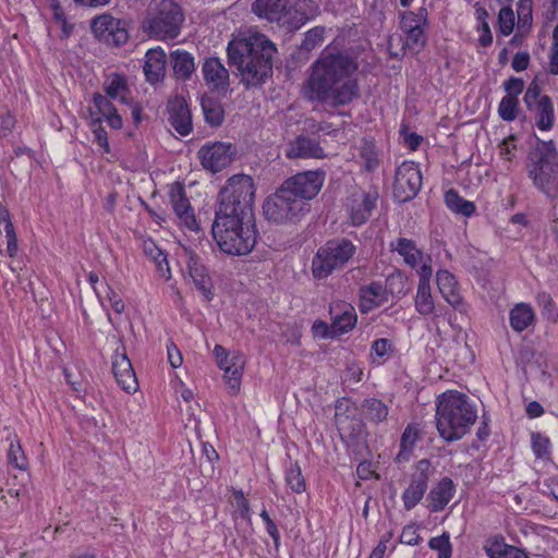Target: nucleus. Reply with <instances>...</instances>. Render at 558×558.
Returning a JSON list of instances; mask_svg holds the SVG:
<instances>
[{
	"mask_svg": "<svg viewBox=\"0 0 558 558\" xmlns=\"http://www.w3.org/2000/svg\"><path fill=\"white\" fill-rule=\"evenodd\" d=\"M356 70L357 63L349 54L323 50L311 65L306 97L333 108L349 105L360 97L359 83L352 77Z\"/></svg>",
	"mask_w": 558,
	"mask_h": 558,
	"instance_id": "1",
	"label": "nucleus"
},
{
	"mask_svg": "<svg viewBox=\"0 0 558 558\" xmlns=\"http://www.w3.org/2000/svg\"><path fill=\"white\" fill-rule=\"evenodd\" d=\"M228 60L241 76L246 88L260 86L272 75V60L277 48L266 35L253 33L228 44Z\"/></svg>",
	"mask_w": 558,
	"mask_h": 558,
	"instance_id": "2",
	"label": "nucleus"
},
{
	"mask_svg": "<svg viewBox=\"0 0 558 558\" xmlns=\"http://www.w3.org/2000/svg\"><path fill=\"white\" fill-rule=\"evenodd\" d=\"M435 418L439 436L452 442L469 433L477 418V412L464 393L448 390L437 398Z\"/></svg>",
	"mask_w": 558,
	"mask_h": 558,
	"instance_id": "3",
	"label": "nucleus"
},
{
	"mask_svg": "<svg viewBox=\"0 0 558 558\" xmlns=\"http://www.w3.org/2000/svg\"><path fill=\"white\" fill-rule=\"evenodd\" d=\"M254 197L255 185L250 175L235 174L229 178L218 193L215 218L255 220Z\"/></svg>",
	"mask_w": 558,
	"mask_h": 558,
	"instance_id": "4",
	"label": "nucleus"
},
{
	"mask_svg": "<svg viewBox=\"0 0 558 558\" xmlns=\"http://www.w3.org/2000/svg\"><path fill=\"white\" fill-rule=\"evenodd\" d=\"M211 233L220 251L231 256H243L256 244L255 220L215 218Z\"/></svg>",
	"mask_w": 558,
	"mask_h": 558,
	"instance_id": "5",
	"label": "nucleus"
},
{
	"mask_svg": "<svg viewBox=\"0 0 558 558\" xmlns=\"http://www.w3.org/2000/svg\"><path fill=\"white\" fill-rule=\"evenodd\" d=\"M527 174L537 190L548 197L558 193V153L553 141L536 138L527 156Z\"/></svg>",
	"mask_w": 558,
	"mask_h": 558,
	"instance_id": "6",
	"label": "nucleus"
},
{
	"mask_svg": "<svg viewBox=\"0 0 558 558\" xmlns=\"http://www.w3.org/2000/svg\"><path fill=\"white\" fill-rule=\"evenodd\" d=\"M181 7L172 0H161L142 22V29L150 38L172 40L177 38L184 22Z\"/></svg>",
	"mask_w": 558,
	"mask_h": 558,
	"instance_id": "7",
	"label": "nucleus"
},
{
	"mask_svg": "<svg viewBox=\"0 0 558 558\" xmlns=\"http://www.w3.org/2000/svg\"><path fill=\"white\" fill-rule=\"evenodd\" d=\"M356 247L345 238L327 241L320 246L312 260V274L316 279L329 277L336 269L342 268L355 254Z\"/></svg>",
	"mask_w": 558,
	"mask_h": 558,
	"instance_id": "8",
	"label": "nucleus"
},
{
	"mask_svg": "<svg viewBox=\"0 0 558 558\" xmlns=\"http://www.w3.org/2000/svg\"><path fill=\"white\" fill-rule=\"evenodd\" d=\"M263 209L268 221L293 223L310 210V205L299 199L295 194L281 184L276 193L265 201Z\"/></svg>",
	"mask_w": 558,
	"mask_h": 558,
	"instance_id": "9",
	"label": "nucleus"
},
{
	"mask_svg": "<svg viewBox=\"0 0 558 558\" xmlns=\"http://www.w3.org/2000/svg\"><path fill=\"white\" fill-rule=\"evenodd\" d=\"M90 27L94 35L107 45L120 47L130 38L128 21L110 14L94 17Z\"/></svg>",
	"mask_w": 558,
	"mask_h": 558,
	"instance_id": "10",
	"label": "nucleus"
},
{
	"mask_svg": "<svg viewBox=\"0 0 558 558\" xmlns=\"http://www.w3.org/2000/svg\"><path fill=\"white\" fill-rule=\"evenodd\" d=\"M422 187V173L413 161H403L396 170L393 197L405 203L413 199Z\"/></svg>",
	"mask_w": 558,
	"mask_h": 558,
	"instance_id": "11",
	"label": "nucleus"
},
{
	"mask_svg": "<svg viewBox=\"0 0 558 558\" xmlns=\"http://www.w3.org/2000/svg\"><path fill=\"white\" fill-rule=\"evenodd\" d=\"M326 172L322 169L299 172L283 181L284 185L299 199L307 203L315 198L324 186Z\"/></svg>",
	"mask_w": 558,
	"mask_h": 558,
	"instance_id": "12",
	"label": "nucleus"
},
{
	"mask_svg": "<svg viewBox=\"0 0 558 558\" xmlns=\"http://www.w3.org/2000/svg\"><path fill=\"white\" fill-rule=\"evenodd\" d=\"M235 155L236 147L225 142L207 143L197 151L203 168L213 173H217L231 165Z\"/></svg>",
	"mask_w": 558,
	"mask_h": 558,
	"instance_id": "13",
	"label": "nucleus"
},
{
	"mask_svg": "<svg viewBox=\"0 0 558 558\" xmlns=\"http://www.w3.org/2000/svg\"><path fill=\"white\" fill-rule=\"evenodd\" d=\"M402 283V277L400 275H391L386 279L384 286L380 281H372L369 284L360 287V310L362 313H368L389 300V294L392 293V286L396 282Z\"/></svg>",
	"mask_w": 558,
	"mask_h": 558,
	"instance_id": "14",
	"label": "nucleus"
},
{
	"mask_svg": "<svg viewBox=\"0 0 558 558\" xmlns=\"http://www.w3.org/2000/svg\"><path fill=\"white\" fill-rule=\"evenodd\" d=\"M432 465L427 459L416 463L415 472L411 475L409 486L402 493V501L405 510H412L423 499L432 475Z\"/></svg>",
	"mask_w": 558,
	"mask_h": 558,
	"instance_id": "15",
	"label": "nucleus"
},
{
	"mask_svg": "<svg viewBox=\"0 0 558 558\" xmlns=\"http://www.w3.org/2000/svg\"><path fill=\"white\" fill-rule=\"evenodd\" d=\"M377 192L355 191L348 198L347 207L353 226H361L376 207Z\"/></svg>",
	"mask_w": 558,
	"mask_h": 558,
	"instance_id": "16",
	"label": "nucleus"
},
{
	"mask_svg": "<svg viewBox=\"0 0 558 558\" xmlns=\"http://www.w3.org/2000/svg\"><path fill=\"white\" fill-rule=\"evenodd\" d=\"M170 125L182 136L189 135L193 130L192 114L186 100L182 96H174L167 105Z\"/></svg>",
	"mask_w": 558,
	"mask_h": 558,
	"instance_id": "17",
	"label": "nucleus"
},
{
	"mask_svg": "<svg viewBox=\"0 0 558 558\" xmlns=\"http://www.w3.org/2000/svg\"><path fill=\"white\" fill-rule=\"evenodd\" d=\"M329 315L333 331L339 335L352 330L357 322L355 308L344 301H333L329 305Z\"/></svg>",
	"mask_w": 558,
	"mask_h": 558,
	"instance_id": "18",
	"label": "nucleus"
},
{
	"mask_svg": "<svg viewBox=\"0 0 558 558\" xmlns=\"http://www.w3.org/2000/svg\"><path fill=\"white\" fill-rule=\"evenodd\" d=\"M436 281L439 292L446 302L456 311L465 313L468 311V305L459 292L458 282L454 276L446 269H440L436 274Z\"/></svg>",
	"mask_w": 558,
	"mask_h": 558,
	"instance_id": "19",
	"label": "nucleus"
},
{
	"mask_svg": "<svg viewBox=\"0 0 558 558\" xmlns=\"http://www.w3.org/2000/svg\"><path fill=\"white\" fill-rule=\"evenodd\" d=\"M112 373L118 385L123 390L126 392L136 391L138 386L137 379L124 349L122 352L117 350L112 356Z\"/></svg>",
	"mask_w": 558,
	"mask_h": 558,
	"instance_id": "20",
	"label": "nucleus"
},
{
	"mask_svg": "<svg viewBox=\"0 0 558 558\" xmlns=\"http://www.w3.org/2000/svg\"><path fill=\"white\" fill-rule=\"evenodd\" d=\"M252 11L259 17L287 26L289 0H255Z\"/></svg>",
	"mask_w": 558,
	"mask_h": 558,
	"instance_id": "21",
	"label": "nucleus"
},
{
	"mask_svg": "<svg viewBox=\"0 0 558 558\" xmlns=\"http://www.w3.org/2000/svg\"><path fill=\"white\" fill-rule=\"evenodd\" d=\"M286 156L290 159H322L326 157V154L324 151V148L320 146L319 142L308 136L299 135L288 143Z\"/></svg>",
	"mask_w": 558,
	"mask_h": 558,
	"instance_id": "22",
	"label": "nucleus"
},
{
	"mask_svg": "<svg viewBox=\"0 0 558 558\" xmlns=\"http://www.w3.org/2000/svg\"><path fill=\"white\" fill-rule=\"evenodd\" d=\"M456 494V485L453 481L445 476L434 485L427 494V508L430 512H440L451 501Z\"/></svg>",
	"mask_w": 558,
	"mask_h": 558,
	"instance_id": "23",
	"label": "nucleus"
},
{
	"mask_svg": "<svg viewBox=\"0 0 558 558\" xmlns=\"http://www.w3.org/2000/svg\"><path fill=\"white\" fill-rule=\"evenodd\" d=\"M483 550L488 558H529L525 550L507 544L500 534L487 537L483 543Z\"/></svg>",
	"mask_w": 558,
	"mask_h": 558,
	"instance_id": "24",
	"label": "nucleus"
},
{
	"mask_svg": "<svg viewBox=\"0 0 558 558\" xmlns=\"http://www.w3.org/2000/svg\"><path fill=\"white\" fill-rule=\"evenodd\" d=\"M170 201L172 209L181 223L191 231H198L199 227L196 221L193 208L190 204V201L185 196V191L182 186L171 191Z\"/></svg>",
	"mask_w": 558,
	"mask_h": 558,
	"instance_id": "25",
	"label": "nucleus"
},
{
	"mask_svg": "<svg viewBox=\"0 0 558 558\" xmlns=\"http://www.w3.org/2000/svg\"><path fill=\"white\" fill-rule=\"evenodd\" d=\"M167 54L160 47L147 50L145 54L144 74L150 84L161 82L166 76Z\"/></svg>",
	"mask_w": 558,
	"mask_h": 558,
	"instance_id": "26",
	"label": "nucleus"
},
{
	"mask_svg": "<svg viewBox=\"0 0 558 558\" xmlns=\"http://www.w3.org/2000/svg\"><path fill=\"white\" fill-rule=\"evenodd\" d=\"M204 81L213 89H225L229 84V71L217 57L206 58L202 65Z\"/></svg>",
	"mask_w": 558,
	"mask_h": 558,
	"instance_id": "27",
	"label": "nucleus"
},
{
	"mask_svg": "<svg viewBox=\"0 0 558 558\" xmlns=\"http://www.w3.org/2000/svg\"><path fill=\"white\" fill-rule=\"evenodd\" d=\"M526 108L534 116L538 130L549 131L554 126L555 109L549 96L543 95L541 100Z\"/></svg>",
	"mask_w": 558,
	"mask_h": 558,
	"instance_id": "28",
	"label": "nucleus"
},
{
	"mask_svg": "<svg viewBox=\"0 0 558 558\" xmlns=\"http://www.w3.org/2000/svg\"><path fill=\"white\" fill-rule=\"evenodd\" d=\"M319 13V5L314 0H298L293 8H289V19L287 26L299 28L307 21L314 19Z\"/></svg>",
	"mask_w": 558,
	"mask_h": 558,
	"instance_id": "29",
	"label": "nucleus"
},
{
	"mask_svg": "<svg viewBox=\"0 0 558 558\" xmlns=\"http://www.w3.org/2000/svg\"><path fill=\"white\" fill-rule=\"evenodd\" d=\"M245 366V357L240 352H232V360L219 368L223 371V377L227 385L233 393L238 392Z\"/></svg>",
	"mask_w": 558,
	"mask_h": 558,
	"instance_id": "30",
	"label": "nucleus"
},
{
	"mask_svg": "<svg viewBox=\"0 0 558 558\" xmlns=\"http://www.w3.org/2000/svg\"><path fill=\"white\" fill-rule=\"evenodd\" d=\"M170 63L177 80L187 81L195 71L194 57L181 49H177L170 53Z\"/></svg>",
	"mask_w": 558,
	"mask_h": 558,
	"instance_id": "31",
	"label": "nucleus"
},
{
	"mask_svg": "<svg viewBox=\"0 0 558 558\" xmlns=\"http://www.w3.org/2000/svg\"><path fill=\"white\" fill-rule=\"evenodd\" d=\"M509 320L511 328L517 332H521L534 325L535 312L530 304L519 303L511 308Z\"/></svg>",
	"mask_w": 558,
	"mask_h": 558,
	"instance_id": "32",
	"label": "nucleus"
},
{
	"mask_svg": "<svg viewBox=\"0 0 558 558\" xmlns=\"http://www.w3.org/2000/svg\"><path fill=\"white\" fill-rule=\"evenodd\" d=\"M390 250L398 252L407 265L415 267L423 259V253L417 248L413 240L398 238L390 242Z\"/></svg>",
	"mask_w": 558,
	"mask_h": 558,
	"instance_id": "33",
	"label": "nucleus"
},
{
	"mask_svg": "<svg viewBox=\"0 0 558 558\" xmlns=\"http://www.w3.org/2000/svg\"><path fill=\"white\" fill-rule=\"evenodd\" d=\"M414 306L416 312L422 316H439L436 314V305L432 295L430 284H427L426 278L418 281L416 294L414 298Z\"/></svg>",
	"mask_w": 558,
	"mask_h": 558,
	"instance_id": "34",
	"label": "nucleus"
},
{
	"mask_svg": "<svg viewBox=\"0 0 558 558\" xmlns=\"http://www.w3.org/2000/svg\"><path fill=\"white\" fill-rule=\"evenodd\" d=\"M190 276L201 293L206 300H211V281L209 276L206 274L205 267L199 263L196 257L191 256L189 260Z\"/></svg>",
	"mask_w": 558,
	"mask_h": 558,
	"instance_id": "35",
	"label": "nucleus"
},
{
	"mask_svg": "<svg viewBox=\"0 0 558 558\" xmlns=\"http://www.w3.org/2000/svg\"><path fill=\"white\" fill-rule=\"evenodd\" d=\"M336 425L341 439L344 441L355 442L361 440L365 435V424L355 415H351L349 418H342Z\"/></svg>",
	"mask_w": 558,
	"mask_h": 558,
	"instance_id": "36",
	"label": "nucleus"
},
{
	"mask_svg": "<svg viewBox=\"0 0 558 558\" xmlns=\"http://www.w3.org/2000/svg\"><path fill=\"white\" fill-rule=\"evenodd\" d=\"M201 107L205 121L211 126H219L223 122L225 110L221 102L210 96L203 95L201 97Z\"/></svg>",
	"mask_w": 558,
	"mask_h": 558,
	"instance_id": "37",
	"label": "nucleus"
},
{
	"mask_svg": "<svg viewBox=\"0 0 558 558\" xmlns=\"http://www.w3.org/2000/svg\"><path fill=\"white\" fill-rule=\"evenodd\" d=\"M388 412V407L377 398H367L362 403L363 416L373 424L386 421Z\"/></svg>",
	"mask_w": 558,
	"mask_h": 558,
	"instance_id": "38",
	"label": "nucleus"
},
{
	"mask_svg": "<svg viewBox=\"0 0 558 558\" xmlns=\"http://www.w3.org/2000/svg\"><path fill=\"white\" fill-rule=\"evenodd\" d=\"M104 90L110 99L120 100L123 104L126 102L129 87L123 75L118 73L110 75L104 83Z\"/></svg>",
	"mask_w": 558,
	"mask_h": 558,
	"instance_id": "39",
	"label": "nucleus"
},
{
	"mask_svg": "<svg viewBox=\"0 0 558 558\" xmlns=\"http://www.w3.org/2000/svg\"><path fill=\"white\" fill-rule=\"evenodd\" d=\"M445 203L452 213L462 215L464 217H471L476 209L473 202L461 197L454 189H450L446 192Z\"/></svg>",
	"mask_w": 558,
	"mask_h": 558,
	"instance_id": "40",
	"label": "nucleus"
},
{
	"mask_svg": "<svg viewBox=\"0 0 558 558\" xmlns=\"http://www.w3.org/2000/svg\"><path fill=\"white\" fill-rule=\"evenodd\" d=\"M420 439H422L420 426L417 424H409L401 436L398 460H407Z\"/></svg>",
	"mask_w": 558,
	"mask_h": 558,
	"instance_id": "41",
	"label": "nucleus"
},
{
	"mask_svg": "<svg viewBox=\"0 0 558 558\" xmlns=\"http://www.w3.org/2000/svg\"><path fill=\"white\" fill-rule=\"evenodd\" d=\"M360 158L363 161V168L368 171H375L380 165L378 150L374 140L363 138L360 147Z\"/></svg>",
	"mask_w": 558,
	"mask_h": 558,
	"instance_id": "42",
	"label": "nucleus"
},
{
	"mask_svg": "<svg viewBox=\"0 0 558 558\" xmlns=\"http://www.w3.org/2000/svg\"><path fill=\"white\" fill-rule=\"evenodd\" d=\"M518 32L526 34L533 23V0H519L517 3Z\"/></svg>",
	"mask_w": 558,
	"mask_h": 558,
	"instance_id": "43",
	"label": "nucleus"
},
{
	"mask_svg": "<svg viewBox=\"0 0 558 558\" xmlns=\"http://www.w3.org/2000/svg\"><path fill=\"white\" fill-rule=\"evenodd\" d=\"M284 480L293 493L302 494L306 490L305 478L298 462L290 463V465L287 466Z\"/></svg>",
	"mask_w": 558,
	"mask_h": 558,
	"instance_id": "44",
	"label": "nucleus"
},
{
	"mask_svg": "<svg viewBox=\"0 0 558 558\" xmlns=\"http://www.w3.org/2000/svg\"><path fill=\"white\" fill-rule=\"evenodd\" d=\"M405 46L413 53H418L426 45V34L424 26L405 32Z\"/></svg>",
	"mask_w": 558,
	"mask_h": 558,
	"instance_id": "45",
	"label": "nucleus"
},
{
	"mask_svg": "<svg viewBox=\"0 0 558 558\" xmlns=\"http://www.w3.org/2000/svg\"><path fill=\"white\" fill-rule=\"evenodd\" d=\"M519 100L517 97L505 96L498 106V113L504 121L511 122L517 119Z\"/></svg>",
	"mask_w": 558,
	"mask_h": 558,
	"instance_id": "46",
	"label": "nucleus"
},
{
	"mask_svg": "<svg viewBox=\"0 0 558 558\" xmlns=\"http://www.w3.org/2000/svg\"><path fill=\"white\" fill-rule=\"evenodd\" d=\"M536 302L542 311L543 316L547 319L556 322L558 313L556 310V303L548 292H541L536 296Z\"/></svg>",
	"mask_w": 558,
	"mask_h": 558,
	"instance_id": "47",
	"label": "nucleus"
},
{
	"mask_svg": "<svg viewBox=\"0 0 558 558\" xmlns=\"http://www.w3.org/2000/svg\"><path fill=\"white\" fill-rule=\"evenodd\" d=\"M499 31L504 36H509L514 28V12L510 5L502 7L498 13Z\"/></svg>",
	"mask_w": 558,
	"mask_h": 558,
	"instance_id": "48",
	"label": "nucleus"
},
{
	"mask_svg": "<svg viewBox=\"0 0 558 558\" xmlns=\"http://www.w3.org/2000/svg\"><path fill=\"white\" fill-rule=\"evenodd\" d=\"M8 462L19 470H26L27 458L22 449L20 442L11 444L8 451Z\"/></svg>",
	"mask_w": 558,
	"mask_h": 558,
	"instance_id": "49",
	"label": "nucleus"
},
{
	"mask_svg": "<svg viewBox=\"0 0 558 558\" xmlns=\"http://www.w3.org/2000/svg\"><path fill=\"white\" fill-rule=\"evenodd\" d=\"M428 546L432 549L438 551V558L451 557V544L447 533H444L440 536L432 537L428 542Z\"/></svg>",
	"mask_w": 558,
	"mask_h": 558,
	"instance_id": "50",
	"label": "nucleus"
},
{
	"mask_svg": "<svg viewBox=\"0 0 558 558\" xmlns=\"http://www.w3.org/2000/svg\"><path fill=\"white\" fill-rule=\"evenodd\" d=\"M325 27L315 26L305 33V37L302 41V48L304 50H313L315 47L320 45L324 40Z\"/></svg>",
	"mask_w": 558,
	"mask_h": 558,
	"instance_id": "51",
	"label": "nucleus"
},
{
	"mask_svg": "<svg viewBox=\"0 0 558 558\" xmlns=\"http://www.w3.org/2000/svg\"><path fill=\"white\" fill-rule=\"evenodd\" d=\"M550 441L549 438L542 435L541 433L532 434V449L537 458L545 459L550 454Z\"/></svg>",
	"mask_w": 558,
	"mask_h": 558,
	"instance_id": "52",
	"label": "nucleus"
},
{
	"mask_svg": "<svg viewBox=\"0 0 558 558\" xmlns=\"http://www.w3.org/2000/svg\"><path fill=\"white\" fill-rule=\"evenodd\" d=\"M90 126H92V130H93V133L95 136V141L97 142V144L104 148V151L106 154H109L110 145L108 142L107 132L101 124V118H99V117L92 118Z\"/></svg>",
	"mask_w": 558,
	"mask_h": 558,
	"instance_id": "53",
	"label": "nucleus"
},
{
	"mask_svg": "<svg viewBox=\"0 0 558 558\" xmlns=\"http://www.w3.org/2000/svg\"><path fill=\"white\" fill-rule=\"evenodd\" d=\"M388 50L392 58H402L405 51L409 50L403 36L399 34L391 35L388 39Z\"/></svg>",
	"mask_w": 558,
	"mask_h": 558,
	"instance_id": "54",
	"label": "nucleus"
},
{
	"mask_svg": "<svg viewBox=\"0 0 558 558\" xmlns=\"http://www.w3.org/2000/svg\"><path fill=\"white\" fill-rule=\"evenodd\" d=\"M93 102L97 112L101 114L104 118L118 111L117 108L112 105L109 97L104 96L99 93H95L93 96Z\"/></svg>",
	"mask_w": 558,
	"mask_h": 558,
	"instance_id": "55",
	"label": "nucleus"
},
{
	"mask_svg": "<svg viewBox=\"0 0 558 558\" xmlns=\"http://www.w3.org/2000/svg\"><path fill=\"white\" fill-rule=\"evenodd\" d=\"M7 236V253L10 257H15L17 254V239L12 221H8L4 226Z\"/></svg>",
	"mask_w": 558,
	"mask_h": 558,
	"instance_id": "56",
	"label": "nucleus"
},
{
	"mask_svg": "<svg viewBox=\"0 0 558 558\" xmlns=\"http://www.w3.org/2000/svg\"><path fill=\"white\" fill-rule=\"evenodd\" d=\"M351 401L347 398H341L336 401L335 405V423L338 424L342 418H349L351 412Z\"/></svg>",
	"mask_w": 558,
	"mask_h": 558,
	"instance_id": "57",
	"label": "nucleus"
},
{
	"mask_svg": "<svg viewBox=\"0 0 558 558\" xmlns=\"http://www.w3.org/2000/svg\"><path fill=\"white\" fill-rule=\"evenodd\" d=\"M543 95H541V86L536 81H532L527 86L523 100L526 107H530L532 104L541 100Z\"/></svg>",
	"mask_w": 558,
	"mask_h": 558,
	"instance_id": "58",
	"label": "nucleus"
},
{
	"mask_svg": "<svg viewBox=\"0 0 558 558\" xmlns=\"http://www.w3.org/2000/svg\"><path fill=\"white\" fill-rule=\"evenodd\" d=\"M15 125V118L9 112L0 113V137H7L11 134Z\"/></svg>",
	"mask_w": 558,
	"mask_h": 558,
	"instance_id": "59",
	"label": "nucleus"
},
{
	"mask_svg": "<svg viewBox=\"0 0 558 558\" xmlns=\"http://www.w3.org/2000/svg\"><path fill=\"white\" fill-rule=\"evenodd\" d=\"M416 16L414 15V12L413 11H405L403 13H401L400 15V29L405 33V32H409L410 29H416V28H420L422 27L421 23H417V21L415 20Z\"/></svg>",
	"mask_w": 558,
	"mask_h": 558,
	"instance_id": "60",
	"label": "nucleus"
},
{
	"mask_svg": "<svg viewBox=\"0 0 558 558\" xmlns=\"http://www.w3.org/2000/svg\"><path fill=\"white\" fill-rule=\"evenodd\" d=\"M234 498L236 501V512L240 514L241 518L251 521V514H250V504L247 499L244 497V494L241 490H238L234 493Z\"/></svg>",
	"mask_w": 558,
	"mask_h": 558,
	"instance_id": "61",
	"label": "nucleus"
},
{
	"mask_svg": "<svg viewBox=\"0 0 558 558\" xmlns=\"http://www.w3.org/2000/svg\"><path fill=\"white\" fill-rule=\"evenodd\" d=\"M505 90L507 92L506 96L517 97L523 92L524 81L519 77H510L508 81L504 83Z\"/></svg>",
	"mask_w": 558,
	"mask_h": 558,
	"instance_id": "62",
	"label": "nucleus"
},
{
	"mask_svg": "<svg viewBox=\"0 0 558 558\" xmlns=\"http://www.w3.org/2000/svg\"><path fill=\"white\" fill-rule=\"evenodd\" d=\"M312 330L316 336H319L324 339L333 338L338 336V333L333 331L332 323L328 325L323 320H316L312 326Z\"/></svg>",
	"mask_w": 558,
	"mask_h": 558,
	"instance_id": "63",
	"label": "nucleus"
},
{
	"mask_svg": "<svg viewBox=\"0 0 558 558\" xmlns=\"http://www.w3.org/2000/svg\"><path fill=\"white\" fill-rule=\"evenodd\" d=\"M421 539L420 534L413 525H407L403 527L400 542L407 545H416Z\"/></svg>",
	"mask_w": 558,
	"mask_h": 558,
	"instance_id": "64",
	"label": "nucleus"
}]
</instances>
